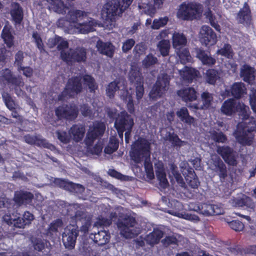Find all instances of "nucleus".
I'll return each mask as SVG.
<instances>
[{
  "label": "nucleus",
  "mask_w": 256,
  "mask_h": 256,
  "mask_svg": "<svg viewBox=\"0 0 256 256\" xmlns=\"http://www.w3.org/2000/svg\"><path fill=\"white\" fill-rule=\"evenodd\" d=\"M176 116L180 120L188 125H191L194 122V118L190 116L189 112L186 107L181 108L176 112Z\"/></svg>",
  "instance_id": "37998d69"
},
{
  "label": "nucleus",
  "mask_w": 256,
  "mask_h": 256,
  "mask_svg": "<svg viewBox=\"0 0 256 256\" xmlns=\"http://www.w3.org/2000/svg\"><path fill=\"white\" fill-rule=\"evenodd\" d=\"M11 28L4 26L2 32V38L7 48H10L14 44V36L12 35Z\"/></svg>",
  "instance_id": "a19ab883"
},
{
  "label": "nucleus",
  "mask_w": 256,
  "mask_h": 256,
  "mask_svg": "<svg viewBox=\"0 0 256 256\" xmlns=\"http://www.w3.org/2000/svg\"><path fill=\"white\" fill-rule=\"evenodd\" d=\"M168 20V18L167 16L160 18L158 19H154L152 26V28L154 30H158L166 26L167 24Z\"/></svg>",
  "instance_id": "bf43d9fd"
},
{
  "label": "nucleus",
  "mask_w": 256,
  "mask_h": 256,
  "mask_svg": "<svg viewBox=\"0 0 256 256\" xmlns=\"http://www.w3.org/2000/svg\"><path fill=\"white\" fill-rule=\"evenodd\" d=\"M246 88L242 82H234L229 88H226L224 94L226 96H232L234 100H240L246 94Z\"/></svg>",
  "instance_id": "f3484780"
},
{
  "label": "nucleus",
  "mask_w": 256,
  "mask_h": 256,
  "mask_svg": "<svg viewBox=\"0 0 256 256\" xmlns=\"http://www.w3.org/2000/svg\"><path fill=\"white\" fill-rule=\"evenodd\" d=\"M194 210L205 216L220 215L224 213V210L220 204L201 203L195 206Z\"/></svg>",
  "instance_id": "ddd939ff"
},
{
  "label": "nucleus",
  "mask_w": 256,
  "mask_h": 256,
  "mask_svg": "<svg viewBox=\"0 0 256 256\" xmlns=\"http://www.w3.org/2000/svg\"><path fill=\"white\" fill-rule=\"evenodd\" d=\"M98 51L103 55L112 58L114 52V47L110 42H104L98 40L96 44Z\"/></svg>",
  "instance_id": "2f4dec72"
},
{
  "label": "nucleus",
  "mask_w": 256,
  "mask_h": 256,
  "mask_svg": "<svg viewBox=\"0 0 256 256\" xmlns=\"http://www.w3.org/2000/svg\"><path fill=\"white\" fill-rule=\"evenodd\" d=\"M158 62L157 58L152 54H148L142 61V64L145 68H148Z\"/></svg>",
  "instance_id": "4d7b16f0"
},
{
  "label": "nucleus",
  "mask_w": 256,
  "mask_h": 256,
  "mask_svg": "<svg viewBox=\"0 0 256 256\" xmlns=\"http://www.w3.org/2000/svg\"><path fill=\"white\" fill-rule=\"evenodd\" d=\"M177 94L186 102L196 100L198 98L197 92L194 88L192 87L180 89L178 90Z\"/></svg>",
  "instance_id": "7c9ffc66"
},
{
  "label": "nucleus",
  "mask_w": 256,
  "mask_h": 256,
  "mask_svg": "<svg viewBox=\"0 0 256 256\" xmlns=\"http://www.w3.org/2000/svg\"><path fill=\"white\" fill-rule=\"evenodd\" d=\"M2 82L6 81L10 90H14L18 96L24 94V92L22 90L24 86V82L21 76H16L13 74L12 72L8 68H5L2 70Z\"/></svg>",
  "instance_id": "423d86ee"
},
{
  "label": "nucleus",
  "mask_w": 256,
  "mask_h": 256,
  "mask_svg": "<svg viewBox=\"0 0 256 256\" xmlns=\"http://www.w3.org/2000/svg\"><path fill=\"white\" fill-rule=\"evenodd\" d=\"M236 18L238 24H242L246 27H250L252 24V12L248 2L244 3L243 7L237 14Z\"/></svg>",
  "instance_id": "6ab92c4d"
},
{
  "label": "nucleus",
  "mask_w": 256,
  "mask_h": 256,
  "mask_svg": "<svg viewBox=\"0 0 256 256\" xmlns=\"http://www.w3.org/2000/svg\"><path fill=\"white\" fill-rule=\"evenodd\" d=\"M2 219L8 225L12 226L13 224L16 228H24L26 226L22 218L20 216L12 218L10 214H6L2 216Z\"/></svg>",
  "instance_id": "ea45409f"
},
{
  "label": "nucleus",
  "mask_w": 256,
  "mask_h": 256,
  "mask_svg": "<svg viewBox=\"0 0 256 256\" xmlns=\"http://www.w3.org/2000/svg\"><path fill=\"white\" fill-rule=\"evenodd\" d=\"M198 71L194 68L185 66L180 71V74L184 80L192 82L198 76Z\"/></svg>",
  "instance_id": "79ce46f5"
},
{
  "label": "nucleus",
  "mask_w": 256,
  "mask_h": 256,
  "mask_svg": "<svg viewBox=\"0 0 256 256\" xmlns=\"http://www.w3.org/2000/svg\"><path fill=\"white\" fill-rule=\"evenodd\" d=\"M86 129L84 126L82 124H73L70 128L68 132L73 140L76 142H80L83 139Z\"/></svg>",
  "instance_id": "473e14b6"
},
{
  "label": "nucleus",
  "mask_w": 256,
  "mask_h": 256,
  "mask_svg": "<svg viewBox=\"0 0 256 256\" xmlns=\"http://www.w3.org/2000/svg\"><path fill=\"white\" fill-rule=\"evenodd\" d=\"M201 99L202 104L200 105L198 104H190L188 105V106L195 110H207L212 105L214 99L213 95L208 92H204L201 94Z\"/></svg>",
  "instance_id": "cd10ccee"
},
{
  "label": "nucleus",
  "mask_w": 256,
  "mask_h": 256,
  "mask_svg": "<svg viewBox=\"0 0 256 256\" xmlns=\"http://www.w3.org/2000/svg\"><path fill=\"white\" fill-rule=\"evenodd\" d=\"M202 11V5L198 2H183L179 6L176 16L183 20H192L199 17Z\"/></svg>",
  "instance_id": "20e7f679"
},
{
  "label": "nucleus",
  "mask_w": 256,
  "mask_h": 256,
  "mask_svg": "<svg viewBox=\"0 0 256 256\" xmlns=\"http://www.w3.org/2000/svg\"><path fill=\"white\" fill-rule=\"evenodd\" d=\"M216 152L224 162L230 166H236L238 164V153L228 146H218Z\"/></svg>",
  "instance_id": "f8f14e48"
},
{
  "label": "nucleus",
  "mask_w": 256,
  "mask_h": 256,
  "mask_svg": "<svg viewBox=\"0 0 256 256\" xmlns=\"http://www.w3.org/2000/svg\"><path fill=\"white\" fill-rule=\"evenodd\" d=\"M182 172L190 186L192 188H197L198 187L200 182L193 168H185Z\"/></svg>",
  "instance_id": "a878e982"
},
{
  "label": "nucleus",
  "mask_w": 256,
  "mask_h": 256,
  "mask_svg": "<svg viewBox=\"0 0 256 256\" xmlns=\"http://www.w3.org/2000/svg\"><path fill=\"white\" fill-rule=\"evenodd\" d=\"M82 78L74 76L70 78L61 93L58 96L59 100H64L66 98H74L82 91Z\"/></svg>",
  "instance_id": "39448f33"
},
{
  "label": "nucleus",
  "mask_w": 256,
  "mask_h": 256,
  "mask_svg": "<svg viewBox=\"0 0 256 256\" xmlns=\"http://www.w3.org/2000/svg\"><path fill=\"white\" fill-rule=\"evenodd\" d=\"M38 5L60 14H66L68 9L62 0H42L38 2Z\"/></svg>",
  "instance_id": "412c9836"
},
{
  "label": "nucleus",
  "mask_w": 256,
  "mask_h": 256,
  "mask_svg": "<svg viewBox=\"0 0 256 256\" xmlns=\"http://www.w3.org/2000/svg\"><path fill=\"white\" fill-rule=\"evenodd\" d=\"M54 112L58 120L72 121L78 118L79 110L74 104H64L56 107Z\"/></svg>",
  "instance_id": "1a4fd4ad"
},
{
  "label": "nucleus",
  "mask_w": 256,
  "mask_h": 256,
  "mask_svg": "<svg viewBox=\"0 0 256 256\" xmlns=\"http://www.w3.org/2000/svg\"><path fill=\"white\" fill-rule=\"evenodd\" d=\"M38 5L60 14H66L68 9L62 0H42L38 2Z\"/></svg>",
  "instance_id": "aec40b11"
},
{
  "label": "nucleus",
  "mask_w": 256,
  "mask_h": 256,
  "mask_svg": "<svg viewBox=\"0 0 256 256\" xmlns=\"http://www.w3.org/2000/svg\"><path fill=\"white\" fill-rule=\"evenodd\" d=\"M110 237V233L106 230H98L97 233L94 234L91 233L90 234V238L93 240L96 244L100 246H102L108 243Z\"/></svg>",
  "instance_id": "c9c22d12"
},
{
  "label": "nucleus",
  "mask_w": 256,
  "mask_h": 256,
  "mask_svg": "<svg viewBox=\"0 0 256 256\" xmlns=\"http://www.w3.org/2000/svg\"><path fill=\"white\" fill-rule=\"evenodd\" d=\"M144 168L145 172L147 176L150 178H152L154 177V169L152 164L150 160V158L146 157L144 158Z\"/></svg>",
  "instance_id": "864d4df0"
},
{
  "label": "nucleus",
  "mask_w": 256,
  "mask_h": 256,
  "mask_svg": "<svg viewBox=\"0 0 256 256\" xmlns=\"http://www.w3.org/2000/svg\"><path fill=\"white\" fill-rule=\"evenodd\" d=\"M134 125L133 117L128 114L126 110L120 112L118 114L116 118L114 126L122 129H132Z\"/></svg>",
  "instance_id": "a211bd4d"
},
{
  "label": "nucleus",
  "mask_w": 256,
  "mask_h": 256,
  "mask_svg": "<svg viewBox=\"0 0 256 256\" xmlns=\"http://www.w3.org/2000/svg\"><path fill=\"white\" fill-rule=\"evenodd\" d=\"M216 54L227 58H232L234 56L233 50L229 44H224L222 48L217 50Z\"/></svg>",
  "instance_id": "3c124183"
},
{
  "label": "nucleus",
  "mask_w": 256,
  "mask_h": 256,
  "mask_svg": "<svg viewBox=\"0 0 256 256\" xmlns=\"http://www.w3.org/2000/svg\"><path fill=\"white\" fill-rule=\"evenodd\" d=\"M238 102L233 98H230L222 103L221 108V113L226 116H232L238 112Z\"/></svg>",
  "instance_id": "393cba45"
},
{
  "label": "nucleus",
  "mask_w": 256,
  "mask_h": 256,
  "mask_svg": "<svg viewBox=\"0 0 256 256\" xmlns=\"http://www.w3.org/2000/svg\"><path fill=\"white\" fill-rule=\"evenodd\" d=\"M240 76L244 82L252 84L255 80L254 69L247 64H244L240 68Z\"/></svg>",
  "instance_id": "72a5a7b5"
},
{
  "label": "nucleus",
  "mask_w": 256,
  "mask_h": 256,
  "mask_svg": "<svg viewBox=\"0 0 256 256\" xmlns=\"http://www.w3.org/2000/svg\"><path fill=\"white\" fill-rule=\"evenodd\" d=\"M150 144L146 138H138L134 141L130 151L132 160L136 164H140L146 157L150 156Z\"/></svg>",
  "instance_id": "7ed1b4c3"
},
{
  "label": "nucleus",
  "mask_w": 256,
  "mask_h": 256,
  "mask_svg": "<svg viewBox=\"0 0 256 256\" xmlns=\"http://www.w3.org/2000/svg\"><path fill=\"white\" fill-rule=\"evenodd\" d=\"M130 80L134 84L137 100H140L144 94V78L140 70L136 68L132 69L130 74Z\"/></svg>",
  "instance_id": "2eb2a0df"
},
{
  "label": "nucleus",
  "mask_w": 256,
  "mask_h": 256,
  "mask_svg": "<svg viewBox=\"0 0 256 256\" xmlns=\"http://www.w3.org/2000/svg\"><path fill=\"white\" fill-rule=\"evenodd\" d=\"M66 17L70 22L78 25L82 20L88 19V12L84 10L72 9L68 11Z\"/></svg>",
  "instance_id": "c756f323"
},
{
  "label": "nucleus",
  "mask_w": 256,
  "mask_h": 256,
  "mask_svg": "<svg viewBox=\"0 0 256 256\" xmlns=\"http://www.w3.org/2000/svg\"><path fill=\"white\" fill-rule=\"evenodd\" d=\"M170 170L178 182L180 183L183 182V178L178 170V166L174 164L173 163L170 164Z\"/></svg>",
  "instance_id": "69168bd1"
},
{
  "label": "nucleus",
  "mask_w": 256,
  "mask_h": 256,
  "mask_svg": "<svg viewBox=\"0 0 256 256\" xmlns=\"http://www.w3.org/2000/svg\"><path fill=\"white\" fill-rule=\"evenodd\" d=\"M118 82L113 81L110 82L106 88V94L110 98L114 97L116 91L119 90Z\"/></svg>",
  "instance_id": "5fc2aeb1"
},
{
  "label": "nucleus",
  "mask_w": 256,
  "mask_h": 256,
  "mask_svg": "<svg viewBox=\"0 0 256 256\" xmlns=\"http://www.w3.org/2000/svg\"><path fill=\"white\" fill-rule=\"evenodd\" d=\"M78 234L79 229L77 225L68 226L64 228L62 234V241L66 248L72 250L74 248Z\"/></svg>",
  "instance_id": "9b49d317"
},
{
  "label": "nucleus",
  "mask_w": 256,
  "mask_h": 256,
  "mask_svg": "<svg viewBox=\"0 0 256 256\" xmlns=\"http://www.w3.org/2000/svg\"><path fill=\"white\" fill-rule=\"evenodd\" d=\"M200 41L206 46L210 47L217 42V36L209 26H203L200 32Z\"/></svg>",
  "instance_id": "dca6fc26"
},
{
  "label": "nucleus",
  "mask_w": 256,
  "mask_h": 256,
  "mask_svg": "<svg viewBox=\"0 0 256 256\" xmlns=\"http://www.w3.org/2000/svg\"><path fill=\"white\" fill-rule=\"evenodd\" d=\"M136 224V218L128 215H126L124 218L119 219L116 223L120 236L126 238L134 237V234L133 231Z\"/></svg>",
  "instance_id": "6e6552de"
},
{
  "label": "nucleus",
  "mask_w": 256,
  "mask_h": 256,
  "mask_svg": "<svg viewBox=\"0 0 256 256\" xmlns=\"http://www.w3.org/2000/svg\"><path fill=\"white\" fill-rule=\"evenodd\" d=\"M196 56L204 66L212 67L216 63V58L212 56L210 51L204 50L202 48H195Z\"/></svg>",
  "instance_id": "5701e85b"
},
{
  "label": "nucleus",
  "mask_w": 256,
  "mask_h": 256,
  "mask_svg": "<svg viewBox=\"0 0 256 256\" xmlns=\"http://www.w3.org/2000/svg\"><path fill=\"white\" fill-rule=\"evenodd\" d=\"M230 203L235 207L246 206L250 208L252 203V200L250 197L247 196H244L242 198H234L231 199Z\"/></svg>",
  "instance_id": "49530a36"
},
{
  "label": "nucleus",
  "mask_w": 256,
  "mask_h": 256,
  "mask_svg": "<svg viewBox=\"0 0 256 256\" xmlns=\"http://www.w3.org/2000/svg\"><path fill=\"white\" fill-rule=\"evenodd\" d=\"M32 36L34 40L36 46L40 52H45L42 39L38 32L36 31L34 32Z\"/></svg>",
  "instance_id": "052dcab7"
},
{
  "label": "nucleus",
  "mask_w": 256,
  "mask_h": 256,
  "mask_svg": "<svg viewBox=\"0 0 256 256\" xmlns=\"http://www.w3.org/2000/svg\"><path fill=\"white\" fill-rule=\"evenodd\" d=\"M168 140L172 143L173 146L180 147L183 145L184 141L182 140L178 137V136L174 134L169 133L168 136Z\"/></svg>",
  "instance_id": "13d9d810"
},
{
  "label": "nucleus",
  "mask_w": 256,
  "mask_h": 256,
  "mask_svg": "<svg viewBox=\"0 0 256 256\" xmlns=\"http://www.w3.org/2000/svg\"><path fill=\"white\" fill-rule=\"evenodd\" d=\"M24 138L26 143L30 145L48 149H52V148L54 147L52 144L49 143L46 139L42 138L40 134L31 135L27 134L24 136Z\"/></svg>",
  "instance_id": "4be33fe9"
},
{
  "label": "nucleus",
  "mask_w": 256,
  "mask_h": 256,
  "mask_svg": "<svg viewBox=\"0 0 256 256\" xmlns=\"http://www.w3.org/2000/svg\"><path fill=\"white\" fill-rule=\"evenodd\" d=\"M186 36L182 32H174L172 36V46L176 50L184 47L187 44Z\"/></svg>",
  "instance_id": "4c0bfd02"
},
{
  "label": "nucleus",
  "mask_w": 256,
  "mask_h": 256,
  "mask_svg": "<svg viewBox=\"0 0 256 256\" xmlns=\"http://www.w3.org/2000/svg\"><path fill=\"white\" fill-rule=\"evenodd\" d=\"M32 246L34 250L42 252L45 248L44 241L40 238H34L32 240Z\"/></svg>",
  "instance_id": "338daca9"
},
{
  "label": "nucleus",
  "mask_w": 256,
  "mask_h": 256,
  "mask_svg": "<svg viewBox=\"0 0 256 256\" xmlns=\"http://www.w3.org/2000/svg\"><path fill=\"white\" fill-rule=\"evenodd\" d=\"M212 167L213 170L218 176L221 180H224L228 176L226 166L219 157L212 160Z\"/></svg>",
  "instance_id": "bb28decb"
},
{
  "label": "nucleus",
  "mask_w": 256,
  "mask_h": 256,
  "mask_svg": "<svg viewBox=\"0 0 256 256\" xmlns=\"http://www.w3.org/2000/svg\"><path fill=\"white\" fill-rule=\"evenodd\" d=\"M2 98L6 106L9 110L14 109V108L16 107V104L8 92H4L2 94Z\"/></svg>",
  "instance_id": "6e6d98bb"
},
{
  "label": "nucleus",
  "mask_w": 256,
  "mask_h": 256,
  "mask_svg": "<svg viewBox=\"0 0 256 256\" xmlns=\"http://www.w3.org/2000/svg\"><path fill=\"white\" fill-rule=\"evenodd\" d=\"M63 222L61 219L58 218L54 220L49 225L47 231V234L52 236L54 234H56L58 232V229L62 227Z\"/></svg>",
  "instance_id": "8fccbe9b"
},
{
  "label": "nucleus",
  "mask_w": 256,
  "mask_h": 256,
  "mask_svg": "<svg viewBox=\"0 0 256 256\" xmlns=\"http://www.w3.org/2000/svg\"><path fill=\"white\" fill-rule=\"evenodd\" d=\"M176 54L182 64H186L191 62L192 58L188 48H182L176 49Z\"/></svg>",
  "instance_id": "de8ad7c7"
},
{
  "label": "nucleus",
  "mask_w": 256,
  "mask_h": 256,
  "mask_svg": "<svg viewBox=\"0 0 256 256\" xmlns=\"http://www.w3.org/2000/svg\"><path fill=\"white\" fill-rule=\"evenodd\" d=\"M164 236V232L158 228H154L153 230L147 234L144 238L146 243L150 246H154L160 242Z\"/></svg>",
  "instance_id": "58836bf2"
},
{
  "label": "nucleus",
  "mask_w": 256,
  "mask_h": 256,
  "mask_svg": "<svg viewBox=\"0 0 256 256\" xmlns=\"http://www.w3.org/2000/svg\"><path fill=\"white\" fill-rule=\"evenodd\" d=\"M133 0H108L102 8V16L107 21L113 22L116 16H120L132 4Z\"/></svg>",
  "instance_id": "f03ea898"
},
{
  "label": "nucleus",
  "mask_w": 256,
  "mask_h": 256,
  "mask_svg": "<svg viewBox=\"0 0 256 256\" xmlns=\"http://www.w3.org/2000/svg\"><path fill=\"white\" fill-rule=\"evenodd\" d=\"M238 107L239 115L244 120L238 124L234 135L238 144L243 146H250L254 140L256 122L254 118H248L250 114L248 106L244 103L238 102Z\"/></svg>",
  "instance_id": "f257e3e1"
},
{
  "label": "nucleus",
  "mask_w": 256,
  "mask_h": 256,
  "mask_svg": "<svg viewBox=\"0 0 256 256\" xmlns=\"http://www.w3.org/2000/svg\"><path fill=\"white\" fill-rule=\"evenodd\" d=\"M218 71L214 68L206 70L205 74L206 82L210 84H214L218 78Z\"/></svg>",
  "instance_id": "09e8293b"
},
{
  "label": "nucleus",
  "mask_w": 256,
  "mask_h": 256,
  "mask_svg": "<svg viewBox=\"0 0 256 256\" xmlns=\"http://www.w3.org/2000/svg\"><path fill=\"white\" fill-rule=\"evenodd\" d=\"M158 47L162 56H166L169 54L170 49L169 40H160L158 43Z\"/></svg>",
  "instance_id": "603ef678"
},
{
  "label": "nucleus",
  "mask_w": 256,
  "mask_h": 256,
  "mask_svg": "<svg viewBox=\"0 0 256 256\" xmlns=\"http://www.w3.org/2000/svg\"><path fill=\"white\" fill-rule=\"evenodd\" d=\"M82 80L85 86H87L89 92L94 93L98 88V85L94 78L90 74H86L82 76Z\"/></svg>",
  "instance_id": "c03bdc74"
},
{
  "label": "nucleus",
  "mask_w": 256,
  "mask_h": 256,
  "mask_svg": "<svg viewBox=\"0 0 256 256\" xmlns=\"http://www.w3.org/2000/svg\"><path fill=\"white\" fill-rule=\"evenodd\" d=\"M34 198V194L24 190H17L14 192L13 198L15 203L19 206L30 204Z\"/></svg>",
  "instance_id": "b1692460"
},
{
  "label": "nucleus",
  "mask_w": 256,
  "mask_h": 256,
  "mask_svg": "<svg viewBox=\"0 0 256 256\" xmlns=\"http://www.w3.org/2000/svg\"><path fill=\"white\" fill-rule=\"evenodd\" d=\"M170 80V76L166 73L158 75L156 83L150 92V97L153 100L161 98L162 94L168 90Z\"/></svg>",
  "instance_id": "0eeeda50"
},
{
  "label": "nucleus",
  "mask_w": 256,
  "mask_h": 256,
  "mask_svg": "<svg viewBox=\"0 0 256 256\" xmlns=\"http://www.w3.org/2000/svg\"><path fill=\"white\" fill-rule=\"evenodd\" d=\"M178 240L176 236H166L163 240H162V245L166 248H168L170 245L178 244Z\"/></svg>",
  "instance_id": "0e129e2a"
},
{
  "label": "nucleus",
  "mask_w": 256,
  "mask_h": 256,
  "mask_svg": "<svg viewBox=\"0 0 256 256\" xmlns=\"http://www.w3.org/2000/svg\"><path fill=\"white\" fill-rule=\"evenodd\" d=\"M106 130L104 124L101 122H96L93 126L90 128L86 134L84 139L85 144L88 146H92L94 141L99 136H102Z\"/></svg>",
  "instance_id": "4468645a"
},
{
  "label": "nucleus",
  "mask_w": 256,
  "mask_h": 256,
  "mask_svg": "<svg viewBox=\"0 0 256 256\" xmlns=\"http://www.w3.org/2000/svg\"><path fill=\"white\" fill-rule=\"evenodd\" d=\"M155 171L160 186L162 188H167L168 186V182L166 178L164 166L162 162H158L155 164Z\"/></svg>",
  "instance_id": "f704fd0d"
},
{
  "label": "nucleus",
  "mask_w": 256,
  "mask_h": 256,
  "mask_svg": "<svg viewBox=\"0 0 256 256\" xmlns=\"http://www.w3.org/2000/svg\"><path fill=\"white\" fill-rule=\"evenodd\" d=\"M228 226L236 232H241L244 228V224L239 220H232L228 222Z\"/></svg>",
  "instance_id": "e2e57ef3"
},
{
  "label": "nucleus",
  "mask_w": 256,
  "mask_h": 256,
  "mask_svg": "<svg viewBox=\"0 0 256 256\" xmlns=\"http://www.w3.org/2000/svg\"><path fill=\"white\" fill-rule=\"evenodd\" d=\"M54 182L60 188L72 192H77V189L84 188L80 184H74L61 178H56Z\"/></svg>",
  "instance_id": "e433bc0d"
},
{
  "label": "nucleus",
  "mask_w": 256,
  "mask_h": 256,
  "mask_svg": "<svg viewBox=\"0 0 256 256\" xmlns=\"http://www.w3.org/2000/svg\"><path fill=\"white\" fill-rule=\"evenodd\" d=\"M10 14L15 25L22 23L24 18V11L18 2H12L11 4Z\"/></svg>",
  "instance_id": "c85d7f7f"
},
{
  "label": "nucleus",
  "mask_w": 256,
  "mask_h": 256,
  "mask_svg": "<svg viewBox=\"0 0 256 256\" xmlns=\"http://www.w3.org/2000/svg\"><path fill=\"white\" fill-rule=\"evenodd\" d=\"M94 20L90 18V20L88 19L82 22H79L78 24V28H79L80 32L82 34H86L94 30Z\"/></svg>",
  "instance_id": "a18cd8bd"
},
{
  "label": "nucleus",
  "mask_w": 256,
  "mask_h": 256,
  "mask_svg": "<svg viewBox=\"0 0 256 256\" xmlns=\"http://www.w3.org/2000/svg\"><path fill=\"white\" fill-rule=\"evenodd\" d=\"M56 133L58 138L63 144H67L70 142V137L66 131L58 130Z\"/></svg>",
  "instance_id": "774afa93"
},
{
  "label": "nucleus",
  "mask_w": 256,
  "mask_h": 256,
  "mask_svg": "<svg viewBox=\"0 0 256 256\" xmlns=\"http://www.w3.org/2000/svg\"><path fill=\"white\" fill-rule=\"evenodd\" d=\"M86 51L83 47L70 48L66 52H62V60L67 64L84 63L86 62Z\"/></svg>",
  "instance_id": "9d476101"
},
{
  "label": "nucleus",
  "mask_w": 256,
  "mask_h": 256,
  "mask_svg": "<svg viewBox=\"0 0 256 256\" xmlns=\"http://www.w3.org/2000/svg\"><path fill=\"white\" fill-rule=\"evenodd\" d=\"M212 139L216 142L224 143L227 140L226 136L222 132L214 131L212 134Z\"/></svg>",
  "instance_id": "680f3d73"
}]
</instances>
